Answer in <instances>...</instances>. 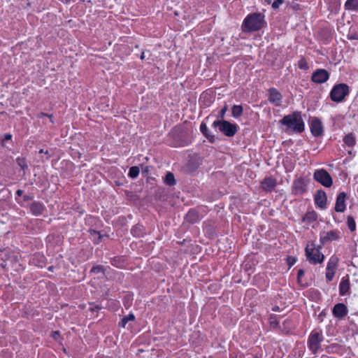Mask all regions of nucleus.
<instances>
[{"mask_svg":"<svg viewBox=\"0 0 358 358\" xmlns=\"http://www.w3.org/2000/svg\"><path fill=\"white\" fill-rule=\"evenodd\" d=\"M266 26L265 15L260 13H254L245 17L242 24V29L244 32H253Z\"/></svg>","mask_w":358,"mask_h":358,"instance_id":"1","label":"nucleus"},{"mask_svg":"<svg viewBox=\"0 0 358 358\" xmlns=\"http://www.w3.org/2000/svg\"><path fill=\"white\" fill-rule=\"evenodd\" d=\"M280 123L286 126L287 129L295 133H301L305 129L304 122L299 111H294L285 115L280 120Z\"/></svg>","mask_w":358,"mask_h":358,"instance_id":"2","label":"nucleus"},{"mask_svg":"<svg viewBox=\"0 0 358 358\" xmlns=\"http://www.w3.org/2000/svg\"><path fill=\"white\" fill-rule=\"evenodd\" d=\"M212 127L227 137H233L237 133L238 126L225 120H216L212 124Z\"/></svg>","mask_w":358,"mask_h":358,"instance_id":"3","label":"nucleus"},{"mask_svg":"<svg viewBox=\"0 0 358 358\" xmlns=\"http://www.w3.org/2000/svg\"><path fill=\"white\" fill-rule=\"evenodd\" d=\"M306 256L311 264H321L324 260V255L321 252L319 248H316L314 243H309L306 245Z\"/></svg>","mask_w":358,"mask_h":358,"instance_id":"4","label":"nucleus"},{"mask_svg":"<svg viewBox=\"0 0 358 358\" xmlns=\"http://www.w3.org/2000/svg\"><path fill=\"white\" fill-rule=\"evenodd\" d=\"M349 93L350 90L348 85L345 83H339L332 87L329 95L333 101L339 103L343 101Z\"/></svg>","mask_w":358,"mask_h":358,"instance_id":"5","label":"nucleus"},{"mask_svg":"<svg viewBox=\"0 0 358 358\" xmlns=\"http://www.w3.org/2000/svg\"><path fill=\"white\" fill-rule=\"evenodd\" d=\"M324 341L322 331L315 329L311 331L308 340V346L313 354L317 353L320 349V344Z\"/></svg>","mask_w":358,"mask_h":358,"instance_id":"6","label":"nucleus"},{"mask_svg":"<svg viewBox=\"0 0 358 358\" xmlns=\"http://www.w3.org/2000/svg\"><path fill=\"white\" fill-rule=\"evenodd\" d=\"M313 178L315 181L325 187H330L333 185V180L330 174L324 169H320L313 173Z\"/></svg>","mask_w":358,"mask_h":358,"instance_id":"7","label":"nucleus"},{"mask_svg":"<svg viewBox=\"0 0 358 358\" xmlns=\"http://www.w3.org/2000/svg\"><path fill=\"white\" fill-rule=\"evenodd\" d=\"M342 233L338 229L329 231H322L320 234V241L322 245L328 242H333L341 238Z\"/></svg>","mask_w":358,"mask_h":358,"instance_id":"8","label":"nucleus"},{"mask_svg":"<svg viewBox=\"0 0 358 358\" xmlns=\"http://www.w3.org/2000/svg\"><path fill=\"white\" fill-rule=\"evenodd\" d=\"M330 77L329 73L323 69H316L312 74L311 80L316 84L326 83Z\"/></svg>","mask_w":358,"mask_h":358,"instance_id":"9","label":"nucleus"},{"mask_svg":"<svg viewBox=\"0 0 358 358\" xmlns=\"http://www.w3.org/2000/svg\"><path fill=\"white\" fill-rule=\"evenodd\" d=\"M282 96L281 93L275 88L268 90V101L275 106H280L282 104Z\"/></svg>","mask_w":358,"mask_h":358,"instance_id":"10","label":"nucleus"},{"mask_svg":"<svg viewBox=\"0 0 358 358\" xmlns=\"http://www.w3.org/2000/svg\"><path fill=\"white\" fill-rule=\"evenodd\" d=\"M315 203L321 209L327 208V197L324 190H317L314 196Z\"/></svg>","mask_w":358,"mask_h":358,"instance_id":"11","label":"nucleus"},{"mask_svg":"<svg viewBox=\"0 0 358 358\" xmlns=\"http://www.w3.org/2000/svg\"><path fill=\"white\" fill-rule=\"evenodd\" d=\"M293 192L295 194L301 195L306 192V184L303 178H299L294 180L292 185Z\"/></svg>","mask_w":358,"mask_h":358,"instance_id":"12","label":"nucleus"},{"mask_svg":"<svg viewBox=\"0 0 358 358\" xmlns=\"http://www.w3.org/2000/svg\"><path fill=\"white\" fill-rule=\"evenodd\" d=\"M310 128V131L314 136H320L322 135L323 131L322 124L318 118L314 117L312 119Z\"/></svg>","mask_w":358,"mask_h":358,"instance_id":"13","label":"nucleus"},{"mask_svg":"<svg viewBox=\"0 0 358 358\" xmlns=\"http://www.w3.org/2000/svg\"><path fill=\"white\" fill-rule=\"evenodd\" d=\"M345 197L346 194L345 192H341L338 194L335 204V210L336 212L342 213L345 211L346 208Z\"/></svg>","mask_w":358,"mask_h":358,"instance_id":"14","label":"nucleus"},{"mask_svg":"<svg viewBox=\"0 0 358 358\" xmlns=\"http://www.w3.org/2000/svg\"><path fill=\"white\" fill-rule=\"evenodd\" d=\"M348 313V308L343 303H339L334 306L333 308V314L336 317L341 318Z\"/></svg>","mask_w":358,"mask_h":358,"instance_id":"15","label":"nucleus"},{"mask_svg":"<svg viewBox=\"0 0 358 358\" xmlns=\"http://www.w3.org/2000/svg\"><path fill=\"white\" fill-rule=\"evenodd\" d=\"M45 210V206L39 201H34L30 206V211L35 216L42 215Z\"/></svg>","mask_w":358,"mask_h":358,"instance_id":"16","label":"nucleus"},{"mask_svg":"<svg viewBox=\"0 0 358 358\" xmlns=\"http://www.w3.org/2000/svg\"><path fill=\"white\" fill-rule=\"evenodd\" d=\"M275 186L276 180L271 177L266 178L262 182V187L266 191H272Z\"/></svg>","mask_w":358,"mask_h":358,"instance_id":"17","label":"nucleus"},{"mask_svg":"<svg viewBox=\"0 0 358 358\" xmlns=\"http://www.w3.org/2000/svg\"><path fill=\"white\" fill-rule=\"evenodd\" d=\"M200 131L210 143L215 142V136L210 131L205 122H201L200 125Z\"/></svg>","mask_w":358,"mask_h":358,"instance_id":"18","label":"nucleus"},{"mask_svg":"<svg viewBox=\"0 0 358 358\" xmlns=\"http://www.w3.org/2000/svg\"><path fill=\"white\" fill-rule=\"evenodd\" d=\"M350 290V280L348 278H343L339 285V293L345 296Z\"/></svg>","mask_w":358,"mask_h":358,"instance_id":"19","label":"nucleus"},{"mask_svg":"<svg viewBox=\"0 0 358 358\" xmlns=\"http://www.w3.org/2000/svg\"><path fill=\"white\" fill-rule=\"evenodd\" d=\"M345 8L348 10H358V0H347L345 3Z\"/></svg>","mask_w":358,"mask_h":358,"instance_id":"20","label":"nucleus"},{"mask_svg":"<svg viewBox=\"0 0 358 358\" xmlns=\"http://www.w3.org/2000/svg\"><path fill=\"white\" fill-rule=\"evenodd\" d=\"M344 143L348 147H353L356 143V139L353 134L350 133L343 138Z\"/></svg>","mask_w":358,"mask_h":358,"instance_id":"21","label":"nucleus"},{"mask_svg":"<svg viewBox=\"0 0 358 358\" xmlns=\"http://www.w3.org/2000/svg\"><path fill=\"white\" fill-rule=\"evenodd\" d=\"M317 218V215L315 211H310L305 214L303 217V220L304 222H307L308 223H311L315 221Z\"/></svg>","mask_w":358,"mask_h":358,"instance_id":"22","label":"nucleus"},{"mask_svg":"<svg viewBox=\"0 0 358 358\" xmlns=\"http://www.w3.org/2000/svg\"><path fill=\"white\" fill-rule=\"evenodd\" d=\"M135 320V315L133 313H129L128 315L124 316L122 320L119 322V327L125 328L127 324L129 321H134Z\"/></svg>","mask_w":358,"mask_h":358,"instance_id":"23","label":"nucleus"},{"mask_svg":"<svg viewBox=\"0 0 358 358\" xmlns=\"http://www.w3.org/2000/svg\"><path fill=\"white\" fill-rule=\"evenodd\" d=\"M337 264H338L337 258L334 257H331L327 263L326 270L336 271V269L337 267Z\"/></svg>","mask_w":358,"mask_h":358,"instance_id":"24","label":"nucleus"},{"mask_svg":"<svg viewBox=\"0 0 358 358\" xmlns=\"http://www.w3.org/2000/svg\"><path fill=\"white\" fill-rule=\"evenodd\" d=\"M231 113L234 117H239L243 114V107L241 105L233 106L231 108Z\"/></svg>","mask_w":358,"mask_h":358,"instance_id":"25","label":"nucleus"},{"mask_svg":"<svg viewBox=\"0 0 358 358\" xmlns=\"http://www.w3.org/2000/svg\"><path fill=\"white\" fill-rule=\"evenodd\" d=\"M186 219L191 222H196L199 216L194 210H190L187 214Z\"/></svg>","mask_w":358,"mask_h":358,"instance_id":"26","label":"nucleus"},{"mask_svg":"<svg viewBox=\"0 0 358 358\" xmlns=\"http://www.w3.org/2000/svg\"><path fill=\"white\" fill-rule=\"evenodd\" d=\"M139 172H140V170L138 166H131L129 169V171L128 173V176L130 177L131 178H136L139 175Z\"/></svg>","mask_w":358,"mask_h":358,"instance_id":"27","label":"nucleus"},{"mask_svg":"<svg viewBox=\"0 0 358 358\" xmlns=\"http://www.w3.org/2000/svg\"><path fill=\"white\" fill-rule=\"evenodd\" d=\"M165 182L169 186L174 185L176 184V180L172 173H167L165 177Z\"/></svg>","mask_w":358,"mask_h":358,"instance_id":"28","label":"nucleus"},{"mask_svg":"<svg viewBox=\"0 0 358 358\" xmlns=\"http://www.w3.org/2000/svg\"><path fill=\"white\" fill-rule=\"evenodd\" d=\"M90 233L91 238L93 240V241L95 243H99L101 238V235L99 234V232H98L95 230H90Z\"/></svg>","mask_w":358,"mask_h":358,"instance_id":"29","label":"nucleus"},{"mask_svg":"<svg viewBox=\"0 0 358 358\" xmlns=\"http://www.w3.org/2000/svg\"><path fill=\"white\" fill-rule=\"evenodd\" d=\"M16 163L17 164V165L22 169V170H25L27 169V162H26V159L24 157H18L17 159H16Z\"/></svg>","mask_w":358,"mask_h":358,"instance_id":"30","label":"nucleus"},{"mask_svg":"<svg viewBox=\"0 0 358 358\" xmlns=\"http://www.w3.org/2000/svg\"><path fill=\"white\" fill-rule=\"evenodd\" d=\"M347 224L351 231H354L356 229V223L352 216L348 217Z\"/></svg>","mask_w":358,"mask_h":358,"instance_id":"31","label":"nucleus"},{"mask_svg":"<svg viewBox=\"0 0 358 358\" xmlns=\"http://www.w3.org/2000/svg\"><path fill=\"white\" fill-rule=\"evenodd\" d=\"M131 233L134 236L140 237L143 234L142 226H136L132 228Z\"/></svg>","mask_w":358,"mask_h":358,"instance_id":"32","label":"nucleus"},{"mask_svg":"<svg viewBox=\"0 0 358 358\" xmlns=\"http://www.w3.org/2000/svg\"><path fill=\"white\" fill-rule=\"evenodd\" d=\"M298 67L300 69H303V70H306V69H307L308 68V63H307L306 60L305 59V58L301 57L299 60V62H298Z\"/></svg>","mask_w":358,"mask_h":358,"instance_id":"33","label":"nucleus"},{"mask_svg":"<svg viewBox=\"0 0 358 358\" xmlns=\"http://www.w3.org/2000/svg\"><path fill=\"white\" fill-rule=\"evenodd\" d=\"M227 110H228L227 106L224 105V107L218 113V119L217 120H224L225 114H226Z\"/></svg>","mask_w":358,"mask_h":358,"instance_id":"34","label":"nucleus"},{"mask_svg":"<svg viewBox=\"0 0 358 358\" xmlns=\"http://www.w3.org/2000/svg\"><path fill=\"white\" fill-rule=\"evenodd\" d=\"M91 273H95V274L99 273H103V266H101L100 265L94 266L92 268Z\"/></svg>","mask_w":358,"mask_h":358,"instance_id":"35","label":"nucleus"},{"mask_svg":"<svg viewBox=\"0 0 358 358\" xmlns=\"http://www.w3.org/2000/svg\"><path fill=\"white\" fill-rule=\"evenodd\" d=\"M334 274H335V271H329V270H327L326 271V278L328 281H331L334 278Z\"/></svg>","mask_w":358,"mask_h":358,"instance_id":"36","label":"nucleus"},{"mask_svg":"<svg viewBox=\"0 0 358 358\" xmlns=\"http://www.w3.org/2000/svg\"><path fill=\"white\" fill-rule=\"evenodd\" d=\"M296 260L297 259L296 257L292 256L288 257L287 259V264L289 266V267L293 266L296 262Z\"/></svg>","mask_w":358,"mask_h":358,"instance_id":"37","label":"nucleus"},{"mask_svg":"<svg viewBox=\"0 0 358 358\" xmlns=\"http://www.w3.org/2000/svg\"><path fill=\"white\" fill-rule=\"evenodd\" d=\"M283 0H274V1L272 3V8L273 9H278L279 6L282 4Z\"/></svg>","mask_w":358,"mask_h":358,"instance_id":"38","label":"nucleus"},{"mask_svg":"<svg viewBox=\"0 0 358 358\" xmlns=\"http://www.w3.org/2000/svg\"><path fill=\"white\" fill-rule=\"evenodd\" d=\"M303 275H304L303 270L299 269L298 271V275H297V278H298L299 282L301 281V278L303 276Z\"/></svg>","mask_w":358,"mask_h":358,"instance_id":"39","label":"nucleus"},{"mask_svg":"<svg viewBox=\"0 0 358 358\" xmlns=\"http://www.w3.org/2000/svg\"><path fill=\"white\" fill-rule=\"evenodd\" d=\"M52 336L55 339V340H57L59 336V331H53L52 333Z\"/></svg>","mask_w":358,"mask_h":358,"instance_id":"40","label":"nucleus"},{"mask_svg":"<svg viewBox=\"0 0 358 358\" xmlns=\"http://www.w3.org/2000/svg\"><path fill=\"white\" fill-rule=\"evenodd\" d=\"M11 138H12V135L10 134H6L4 135V140L8 141V140H10Z\"/></svg>","mask_w":358,"mask_h":358,"instance_id":"41","label":"nucleus"},{"mask_svg":"<svg viewBox=\"0 0 358 358\" xmlns=\"http://www.w3.org/2000/svg\"><path fill=\"white\" fill-rule=\"evenodd\" d=\"M32 198H33V197H32V196H31L24 195V197H23V200H24V201H28V200L32 199Z\"/></svg>","mask_w":358,"mask_h":358,"instance_id":"42","label":"nucleus"},{"mask_svg":"<svg viewBox=\"0 0 358 358\" xmlns=\"http://www.w3.org/2000/svg\"><path fill=\"white\" fill-rule=\"evenodd\" d=\"M16 194L17 196H20L23 194V191L22 189H17L16 191Z\"/></svg>","mask_w":358,"mask_h":358,"instance_id":"43","label":"nucleus"},{"mask_svg":"<svg viewBox=\"0 0 358 358\" xmlns=\"http://www.w3.org/2000/svg\"><path fill=\"white\" fill-rule=\"evenodd\" d=\"M272 310L274 312H278L280 310V307L278 306H274L273 307H272Z\"/></svg>","mask_w":358,"mask_h":358,"instance_id":"44","label":"nucleus"},{"mask_svg":"<svg viewBox=\"0 0 358 358\" xmlns=\"http://www.w3.org/2000/svg\"><path fill=\"white\" fill-rule=\"evenodd\" d=\"M42 115H43V116H47V117H48L50 119V121H51L52 122H53V120H52V115H48V114H44V113H43V114H42Z\"/></svg>","mask_w":358,"mask_h":358,"instance_id":"45","label":"nucleus"},{"mask_svg":"<svg viewBox=\"0 0 358 358\" xmlns=\"http://www.w3.org/2000/svg\"><path fill=\"white\" fill-rule=\"evenodd\" d=\"M39 153H44V154H45V155H48V150H45V151L43 149H41V150H39Z\"/></svg>","mask_w":358,"mask_h":358,"instance_id":"46","label":"nucleus"},{"mask_svg":"<svg viewBox=\"0 0 358 358\" xmlns=\"http://www.w3.org/2000/svg\"><path fill=\"white\" fill-rule=\"evenodd\" d=\"M15 200L17 201V202L20 204L21 206H23V203L22 202H21L17 198H15Z\"/></svg>","mask_w":358,"mask_h":358,"instance_id":"47","label":"nucleus"},{"mask_svg":"<svg viewBox=\"0 0 358 358\" xmlns=\"http://www.w3.org/2000/svg\"><path fill=\"white\" fill-rule=\"evenodd\" d=\"M248 358H259V357L257 356H256V355H250Z\"/></svg>","mask_w":358,"mask_h":358,"instance_id":"48","label":"nucleus"},{"mask_svg":"<svg viewBox=\"0 0 358 358\" xmlns=\"http://www.w3.org/2000/svg\"><path fill=\"white\" fill-rule=\"evenodd\" d=\"M206 96V94H203L201 95V99H203V98H205V96Z\"/></svg>","mask_w":358,"mask_h":358,"instance_id":"49","label":"nucleus"},{"mask_svg":"<svg viewBox=\"0 0 358 358\" xmlns=\"http://www.w3.org/2000/svg\"><path fill=\"white\" fill-rule=\"evenodd\" d=\"M144 57H145V56H144V53H142V55H141V59H144Z\"/></svg>","mask_w":358,"mask_h":358,"instance_id":"50","label":"nucleus"},{"mask_svg":"<svg viewBox=\"0 0 358 358\" xmlns=\"http://www.w3.org/2000/svg\"><path fill=\"white\" fill-rule=\"evenodd\" d=\"M357 192H358V188H357Z\"/></svg>","mask_w":358,"mask_h":358,"instance_id":"51","label":"nucleus"}]
</instances>
